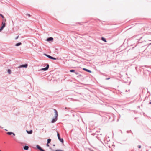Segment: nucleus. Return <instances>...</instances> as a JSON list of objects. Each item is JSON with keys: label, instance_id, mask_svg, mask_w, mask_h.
I'll return each mask as SVG.
<instances>
[{"label": "nucleus", "instance_id": "cd10ccee", "mask_svg": "<svg viewBox=\"0 0 151 151\" xmlns=\"http://www.w3.org/2000/svg\"><path fill=\"white\" fill-rule=\"evenodd\" d=\"M144 66V67H148L147 66V65H145V66Z\"/></svg>", "mask_w": 151, "mask_h": 151}, {"label": "nucleus", "instance_id": "4468645a", "mask_svg": "<svg viewBox=\"0 0 151 151\" xmlns=\"http://www.w3.org/2000/svg\"><path fill=\"white\" fill-rule=\"evenodd\" d=\"M26 131L27 133L29 134H31L32 133V130H30V131H28L27 130Z\"/></svg>", "mask_w": 151, "mask_h": 151}, {"label": "nucleus", "instance_id": "393cba45", "mask_svg": "<svg viewBox=\"0 0 151 151\" xmlns=\"http://www.w3.org/2000/svg\"><path fill=\"white\" fill-rule=\"evenodd\" d=\"M49 143H47V144H46V146H47V147H49Z\"/></svg>", "mask_w": 151, "mask_h": 151}, {"label": "nucleus", "instance_id": "412c9836", "mask_svg": "<svg viewBox=\"0 0 151 151\" xmlns=\"http://www.w3.org/2000/svg\"><path fill=\"white\" fill-rule=\"evenodd\" d=\"M110 79V77L106 78H105L106 80H108Z\"/></svg>", "mask_w": 151, "mask_h": 151}, {"label": "nucleus", "instance_id": "c9c22d12", "mask_svg": "<svg viewBox=\"0 0 151 151\" xmlns=\"http://www.w3.org/2000/svg\"><path fill=\"white\" fill-rule=\"evenodd\" d=\"M0 151H1V150H0Z\"/></svg>", "mask_w": 151, "mask_h": 151}, {"label": "nucleus", "instance_id": "dca6fc26", "mask_svg": "<svg viewBox=\"0 0 151 151\" xmlns=\"http://www.w3.org/2000/svg\"><path fill=\"white\" fill-rule=\"evenodd\" d=\"M7 72L9 74H11V70L10 69H8L7 70Z\"/></svg>", "mask_w": 151, "mask_h": 151}, {"label": "nucleus", "instance_id": "6e6552de", "mask_svg": "<svg viewBox=\"0 0 151 151\" xmlns=\"http://www.w3.org/2000/svg\"><path fill=\"white\" fill-rule=\"evenodd\" d=\"M104 117L106 118V120H109L110 119V116L109 115H108L107 114H104Z\"/></svg>", "mask_w": 151, "mask_h": 151}, {"label": "nucleus", "instance_id": "423d86ee", "mask_svg": "<svg viewBox=\"0 0 151 151\" xmlns=\"http://www.w3.org/2000/svg\"><path fill=\"white\" fill-rule=\"evenodd\" d=\"M36 147L37 149L40 150V151H45V150L42 149L39 145H37Z\"/></svg>", "mask_w": 151, "mask_h": 151}, {"label": "nucleus", "instance_id": "7ed1b4c3", "mask_svg": "<svg viewBox=\"0 0 151 151\" xmlns=\"http://www.w3.org/2000/svg\"><path fill=\"white\" fill-rule=\"evenodd\" d=\"M44 55L45 56L47 57L48 58H50V59H52V60H56V58H55L54 57H52V56H50V55H47V54H44Z\"/></svg>", "mask_w": 151, "mask_h": 151}, {"label": "nucleus", "instance_id": "1a4fd4ad", "mask_svg": "<svg viewBox=\"0 0 151 151\" xmlns=\"http://www.w3.org/2000/svg\"><path fill=\"white\" fill-rule=\"evenodd\" d=\"M5 23L2 22V26L0 28L2 30L4 28V27H5Z\"/></svg>", "mask_w": 151, "mask_h": 151}, {"label": "nucleus", "instance_id": "72a5a7b5", "mask_svg": "<svg viewBox=\"0 0 151 151\" xmlns=\"http://www.w3.org/2000/svg\"><path fill=\"white\" fill-rule=\"evenodd\" d=\"M5 130H6V131H7V130H6V129H5Z\"/></svg>", "mask_w": 151, "mask_h": 151}, {"label": "nucleus", "instance_id": "20e7f679", "mask_svg": "<svg viewBox=\"0 0 151 151\" xmlns=\"http://www.w3.org/2000/svg\"><path fill=\"white\" fill-rule=\"evenodd\" d=\"M28 66V64H24L18 67L19 68H27Z\"/></svg>", "mask_w": 151, "mask_h": 151}, {"label": "nucleus", "instance_id": "ddd939ff", "mask_svg": "<svg viewBox=\"0 0 151 151\" xmlns=\"http://www.w3.org/2000/svg\"><path fill=\"white\" fill-rule=\"evenodd\" d=\"M29 148V147L28 146H27V145H25V146H24V147H23L24 149V150H28Z\"/></svg>", "mask_w": 151, "mask_h": 151}, {"label": "nucleus", "instance_id": "39448f33", "mask_svg": "<svg viewBox=\"0 0 151 151\" xmlns=\"http://www.w3.org/2000/svg\"><path fill=\"white\" fill-rule=\"evenodd\" d=\"M49 68V65L48 64H47L46 65V67L45 68H42L41 69V70L43 71H46Z\"/></svg>", "mask_w": 151, "mask_h": 151}, {"label": "nucleus", "instance_id": "6ab92c4d", "mask_svg": "<svg viewBox=\"0 0 151 151\" xmlns=\"http://www.w3.org/2000/svg\"><path fill=\"white\" fill-rule=\"evenodd\" d=\"M0 16L2 18H4V16L2 15V14H0Z\"/></svg>", "mask_w": 151, "mask_h": 151}, {"label": "nucleus", "instance_id": "c85d7f7f", "mask_svg": "<svg viewBox=\"0 0 151 151\" xmlns=\"http://www.w3.org/2000/svg\"><path fill=\"white\" fill-rule=\"evenodd\" d=\"M53 146H55V144H53Z\"/></svg>", "mask_w": 151, "mask_h": 151}, {"label": "nucleus", "instance_id": "aec40b11", "mask_svg": "<svg viewBox=\"0 0 151 151\" xmlns=\"http://www.w3.org/2000/svg\"><path fill=\"white\" fill-rule=\"evenodd\" d=\"M55 151H64L62 150H60V149H58L56 150H55Z\"/></svg>", "mask_w": 151, "mask_h": 151}, {"label": "nucleus", "instance_id": "2f4dec72", "mask_svg": "<svg viewBox=\"0 0 151 151\" xmlns=\"http://www.w3.org/2000/svg\"><path fill=\"white\" fill-rule=\"evenodd\" d=\"M149 104H151V102H149Z\"/></svg>", "mask_w": 151, "mask_h": 151}, {"label": "nucleus", "instance_id": "bb28decb", "mask_svg": "<svg viewBox=\"0 0 151 151\" xmlns=\"http://www.w3.org/2000/svg\"><path fill=\"white\" fill-rule=\"evenodd\" d=\"M104 42H107L105 38H104Z\"/></svg>", "mask_w": 151, "mask_h": 151}, {"label": "nucleus", "instance_id": "4be33fe9", "mask_svg": "<svg viewBox=\"0 0 151 151\" xmlns=\"http://www.w3.org/2000/svg\"><path fill=\"white\" fill-rule=\"evenodd\" d=\"M138 147L139 148H141V146L140 145H138Z\"/></svg>", "mask_w": 151, "mask_h": 151}, {"label": "nucleus", "instance_id": "f03ea898", "mask_svg": "<svg viewBox=\"0 0 151 151\" xmlns=\"http://www.w3.org/2000/svg\"><path fill=\"white\" fill-rule=\"evenodd\" d=\"M57 132V136L58 138V139L62 143H63L64 142V140L63 138H61L60 135Z\"/></svg>", "mask_w": 151, "mask_h": 151}, {"label": "nucleus", "instance_id": "0eeeda50", "mask_svg": "<svg viewBox=\"0 0 151 151\" xmlns=\"http://www.w3.org/2000/svg\"><path fill=\"white\" fill-rule=\"evenodd\" d=\"M53 40V37H49L47 38L46 40L47 41H52Z\"/></svg>", "mask_w": 151, "mask_h": 151}, {"label": "nucleus", "instance_id": "f257e3e1", "mask_svg": "<svg viewBox=\"0 0 151 151\" xmlns=\"http://www.w3.org/2000/svg\"><path fill=\"white\" fill-rule=\"evenodd\" d=\"M53 110L54 111V112H55V117L53 118L52 121H51V122L52 123H54L55 122H56L57 119H58V112H57V111L55 109H53Z\"/></svg>", "mask_w": 151, "mask_h": 151}, {"label": "nucleus", "instance_id": "2eb2a0df", "mask_svg": "<svg viewBox=\"0 0 151 151\" xmlns=\"http://www.w3.org/2000/svg\"><path fill=\"white\" fill-rule=\"evenodd\" d=\"M22 44V43L21 42H19L16 43L15 44V46H18Z\"/></svg>", "mask_w": 151, "mask_h": 151}, {"label": "nucleus", "instance_id": "a211bd4d", "mask_svg": "<svg viewBox=\"0 0 151 151\" xmlns=\"http://www.w3.org/2000/svg\"><path fill=\"white\" fill-rule=\"evenodd\" d=\"M70 72H74L75 73V70H70Z\"/></svg>", "mask_w": 151, "mask_h": 151}, {"label": "nucleus", "instance_id": "f8f14e48", "mask_svg": "<svg viewBox=\"0 0 151 151\" xmlns=\"http://www.w3.org/2000/svg\"><path fill=\"white\" fill-rule=\"evenodd\" d=\"M75 73L76 75H78V77H81L82 76V75L79 74L78 72H75Z\"/></svg>", "mask_w": 151, "mask_h": 151}, {"label": "nucleus", "instance_id": "7c9ffc66", "mask_svg": "<svg viewBox=\"0 0 151 151\" xmlns=\"http://www.w3.org/2000/svg\"><path fill=\"white\" fill-rule=\"evenodd\" d=\"M125 91H126V92H127V91H127V90H126Z\"/></svg>", "mask_w": 151, "mask_h": 151}, {"label": "nucleus", "instance_id": "5701e85b", "mask_svg": "<svg viewBox=\"0 0 151 151\" xmlns=\"http://www.w3.org/2000/svg\"><path fill=\"white\" fill-rule=\"evenodd\" d=\"M101 40H102V41H104V37H101Z\"/></svg>", "mask_w": 151, "mask_h": 151}, {"label": "nucleus", "instance_id": "9b49d317", "mask_svg": "<svg viewBox=\"0 0 151 151\" xmlns=\"http://www.w3.org/2000/svg\"><path fill=\"white\" fill-rule=\"evenodd\" d=\"M83 70H85V71H86L87 72H88L89 73H91V71L88 69H87L86 68H83Z\"/></svg>", "mask_w": 151, "mask_h": 151}, {"label": "nucleus", "instance_id": "c756f323", "mask_svg": "<svg viewBox=\"0 0 151 151\" xmlns=\"http://www.w3.org/2000/svg\"><path fill=\"white\" fill-rule=\"evenodd\" d=\"M65 109H67V107H65Z\"/></svg>", "mask_w": 151, "mask_h": 151}, {"label": "nucleus", "instance_id": "b1692460", "mask_svg": "<svg viewBox=\"0 0 151 151\" xmlns=\"http://www.w3.org/2000/svg\"><path fill=\"white\" fill-rule=\"evenodd\" d=\"M27 16H29V17H30V14H27Z\"/></svg>", "mask_w": 151, "mask_h": 151}, {"label": "nucleus", "instance_id": "a878e982", "mask_svg": "<svg viewBox=\"0 0 151 151\" xmlns=\"http://www.w3.org/2000/svg\"><path fill=\"white\" fill-rule=\"evenodd\" d=\"M18 37H19V36H17L15 38V40H17L18 38Z\"/></svg>", "mask_w": 151, "mask_h": 151}, {"label": "nucleus", "instance_id": "f704fd0d", "mask_svg": "<svg viewBox=\"0 0 151 151\" xmlns=\"http://www.w3.org/2000/svg\"><path fill=\"white\" fill-rule=\"evenodd\" d=\"M127 132H128V131H127Z\"/></svg>", "mask_w": 151, "mask_h": 151}, {"label": "nucleus", "instance_id": "473e14b6", "mask_svg": "<svg viewBox=\"0 0 151 151\" xmlns=\"http://www.w3.org/2000/svg\"><path fill=\"white\" fill-rule=\"evenodd\" d=\"M0 127L1 128H2V127L1 126H0Z\"/></svg>", "mask_w": 151, "mask_h": 151}, {"label": "nucleus", "instance_id": "f3484780", "mask_svg": "<svg viewBox=\"0 0 151 151\" xmlns=\"http://www.w3.org/2000/svg\"><path fill=\"white\" fill-rule=\"evenodd\" d=\"M51 141V139H48L47 140V143H50Z\"/></svg>", "mask_w": 151, "mask_h": 151}, {"label": "nucleus", "instance_id": "9d476101", "mask_svg": "<svg viewBox=\"0 0 151 151\" xmlns=\"http://www.w3.org/2000/svg\"><path fill=\"white\" fill-rule=\"evenodd\" d=\"M7 134L9 135H11L13 134V136H15V134L12 132H8L7 133Z\"/></svg>", "mask_w": 151, "mask_h": 151}]
</instances>
